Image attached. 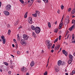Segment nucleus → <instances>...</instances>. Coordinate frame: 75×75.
Masks as SVG:
<instances>
[{"instance_id":"53","label":"nucleus","mask_w":75,"mask_h":75,"mask_svg":"<svg viewBox=\"0 0 75 75\" xmlns=\"http://www.w3.org/2000/svg\"><path fill=\"white\" fill-rule=\"evenodd\" d=\"M62 21H63V20L61 19V23H63V22H62Z\"/></svg>"},{"instance_id":"9","label":"nucleus","mask_w":75,"mask_h":75,"mask_svg":"<svg viewBox=\"0 0 75 75\" xmlns=\"http://www.w3.org/2000/svg\"><path fill=\"white\" fill-rule=\"evenodd\" d=\"M4 13L5 15H6V16H8V15L10 14V13H9V12L6 11H4Z\"/></svg>"},{"instance_id":"15","label":"nucleus","mask_w":75,"mask_h":75,"mask_svg":"<svg viewBox=\"0 0 75 75\" xmlns=\"http://www.w3.org/2000/svg\"><path fill=\"white\" fill-rule=\"evenodd\" d=\"M61 64H62V61H61L59 60L57 62V65H58L59 66H60V65H61Z\"/></svg>"},{"instance_id":"23","label":"nucleus","mask_w":75,"mask_h":75,"mask_svg":"<svg viewBox=\"0 0 75 75\" xmlns=\"http://www.w3.org/2000/svg\"><path fill=\"white\" fill-rule=\"evenodd\" d=\"M58 29L56 28L54 30V33H57V32H58Z\"/></svg>"},{"instance_id":"43","label":"nucleus","mask_w":75,"mask_h":75,"mask_svg":"<svg viewBox=\"0 0 75 75\" xmlns=\"http://www.w3.org/2000/svg\"><path fill=\"white\" fill-rule=\"evenodd\" d=\"M61 31H59L58 33L59 34H61Z\"/></svg>"},{"instance_id":"40","label":"nucleus","mask_w":75,"mask_h":75,"mask_svg":"<svg viewBox=\"0 0 75 75\" xmlns=\"http://www.w3.org/2000/svg\"><path fill=\"white\" fill-rule=\"evenodd\" d=\"M20 52L19 51H18L17 52V54H18L19 55H20Z\"/></svg>"},{"instance_id":"14","label":"nucleus","mask_w":75,"mask_h":75,"mask_svg":"<svg viewBox=\"0 0 75 75\" xmlns=\"http://www.w3.org/2000/svg\"><path fill=\"white\" fill-rule=\"evenodd\" d=\"M35 64V63H34V62L33 61H32L30 64V65L31 67H33V66Z\"/></svg>"},{"instance_id":"62","label":"nucleus","mask_w":75,"mask_h":75,"mask_svg":"<svg viewBox=\"0 0 75 75\" xmlns=\"http://www.w3.org/2000/svg\"><path fill=\"white\" fill-rule=\"evenodd\" d=\"M72 37H74V34H73L72 36Z\"/></svg>"},{"instance_id":"20","label":"nucleus","mask_w":75,"mask_h":75,"mask_svg":"<svg viewBox=\"0 0 75 75\" xmlns=\"http://www.w3.org/2000/svg\"><path fill=\"white\" fill-rule=\"evenodd\" d=\"M17 38L18 39V41H20V36H19V35L18 34L17 35Z\"/></svg>"},{"instance_id":"29","label":"nucleus","mask_w":75,"mask_h":75,"mask_svg":"<svg viewBox=\"0 0 75 75\" xmlns=\"http://www.w3.org/2000/svg\"><path fill=\"white\" fill-rule=\"evenodd\" d=\"M47 43L48 44L51 43V42H50V41L49 40H47Z\"/></svg>"},{"instance_id":"49","label":"nucleus","mask_w":75,"mask_h":75,"mask_svg":"<svg viewBox=\"0 0 75 75\" xmlns=\"http://www.w3.org/2000/svg\"><path fill=\"white\" fill-rule=\"evenodd\" d=\"M1 2H0V8L1 7Z\"/></svg>"},{"instance_id":"2","label":"nucleus","mask_w":75,"mask_h":75,"mask_svg":"<svg viewBox=\"0 0 75 75\" xmlns=\"http://www.w3.org/2000/svg\"><path fill=\"white\" fill-rule=\"evenodd\" d=\"M11 8V5L10 4L7 5L6 7V9L7 11H9L10 10Z\"/></svg>"},{"instance_id":"39","label":"nucleus","mask_w":75,"mask_h":75,"mask_svg":"<svg viewBox=\"0 0 75 75\" xmlns=\"http://www.w3.org/2000/svg\"><path fill=\"white\" fill-rule=\"evenodd\" d=\"M1 39L3 40V39H4V36H2L1 37Z\"/></svg>"},{"instance_id":"32","label":"nucleus","mask_w":75,"mask_h":75,"mask_svg":"<svg viewBox=\"0 0 75 75\" xmlns=\"http://www.w3.org/2000/svg\"><path fill=\"white\" fill-rule=\"evenodd\" d=\"M75 23V20H73L72 21V23H71L72 24H74V23Z\"/></svg>"},{"instance_id":"18","label":"nucleus","mask_w":75,"mask_h":75,"mask_svg":"<svg viewBox=\"0 0 75 75\" xmlns=\"http://www.w3.org/2000/svg\"><path fill=\"white\" fill-rule=\"evenodd\" d=\"M36 15H37V16H39V15L40 14V12L38 11H36V13H35Z\"/></svg>"},{"instance_id":"4","label":"nucleus","mask_w":75,"mask_h":75,"mask_svg":"<svg viewBox=\"0 0 75 75\" xmlns=\"http://www.w3.org/2000/svg\"><path fill=\"white\" fill-rule=\"evenodd\" d=\"M23 38L25 40H27L28 39L29 37L27 35L24 34L23 35Z\"/></svg>"},{"instance_id":"22","label":"nucleus","mask_w":75,"mask_h":75,"mask_svg":"<svg viewBox=\"0 0 75 75\" xmlns=\"http://www.w3.org/2000/svg\"><path fill=\"white\" fill-rule=\"evenodd\" d=\"M68 64H70L71 63V62H72V60H69L68 61Z\"/></svg>"},{"instance_id":"12","label":"nucleus","mask_w":75,"mask_h":75,"mask_svg":"<svg viewBox=\"0 0 75 75\" xmlns=\"http://www.w3.org/2000/svg\"><path fill=\"white\" fill-rule=\"evenodd\" d=\"M59 47H60V45H57V46H55L54 47L55 50H58L59 48Z\"/></svg>"},{"instance_id":"61","label":"nucleus","mask_w":75,"mask_h":75,"mask_svg":"<svg viewBox=\"0 0 75 75\" xmlns=\"http://www.w3.org/2000/svg\"><path fill=\"white\" fill-rule=\"evenodd\" d=\"M75 17V16H72V18H74Z\"/></svg>"},{"instance_id":"47","label":"nucleus","mask_w":75,"mask_h":75,"mask_svg":"<svg viewBox=\"0 0 75 75\" xmlns=\"http://www.w3.org/2000/svg\"><path fill=\"white\" fill-rule=\"evenodd\" d=\"M69 35H70L69 34H68L67 35V38H69Z\"/></svg>"},{"instance_id":"41","label":"nucleus","mask_w":75,"mask_h":75,"mask_svg":"<svg viewBox=\"0 0 75 75\" xmlns=\"http://www.w3.org/2000/svg\"><path fill=\"white\" fill-rule=\"evenodd\" d=\"M13 41H14V42H15L16 43V42H17L16 40L15 39H13Z\"/></svg>"},{"instance_id":"48","label":"nucleus","mask_w":75,"mask_h":75,"mask_svg":"<svg viewBox=\"0 0 75 75\" xmlns=\"http://www.w3.org/2000/svg\"><path fill=\"white\" fill-rule=\"evenodd\" d=\"M64 71L65 72H67L68 71L67 70V69H65Z\"/></svg>"},{"instance_id":"56","label":"nucleus","mask_w":75,"mask_h":75,"mask_svg":"<svg viewBox=\"0 0 75 75\" xmlns=\"http://www.w3.org/2000/svg\"><path fill=\"white\" fill-rule=\"evenodd\" d=\"M26 75H29V73H27L26 74Z\"/></svg>"},{"instance_id":"59","label":"nucleus","mask_w":75,"mask_h":75,"mask_svg":"<svg viewBox=\"0 0 75 75\" xmlns=\"http://www.w3.org/2000/svg\"><path fill=\"white\" fill-rule=\"evenodd\" d=\"M57 21H56V22H55V25H57Z\"/></svg>"},{"instance_id":"55","label":"nucleus","mask_w":75,"mask_h":75,"mask_svg":"<svg viewBox=\"0 0 75 75\" xmlns=\"http://www.w3.org/2000/svg\"><path fill=\"white\" fill-rule=\"evenodd\" d=\"M75 37H72V40H74V39Z\"/></svg>"},{"instance_id":"51","label":"nucleus","mask_w":75,"mask_h":75,"mask_svg":"<svg viewBox=\"0 0 75 75\" xmlns=\"http://www.w3.org/2000/svg\"><path fill=\"white\" fill-rule=\"evenodd\" d=\"M26 54H29V52H28V51H27Z\"/></svg>"},{"instance_id":"17","label":"nucleus","mask_w":75,"mask_h":75,"mask_svg":"<svg viewBox=\"0 0 75 75\" xmlns=\"http://www.w3.org/2000/svg\"><path fill=\"white\" fill-rule=\"evenodd\" d=\"M69 56L70 59L72 60V59L74 58V57L72 56V55H71V54H69Z\"/></svg>"},{"instance_id":"42","label":"nucleus","mask_w":75,"mask_h":75,"mask_svg":"<svg viewBox=\"0 0 75 75\" xmlns=\"http://www.w3.org/2000/svg\"><path fill=\"white\" fill-rule=\"evenodd\" d=\"M44 51L43 50H42L41 54H44Z\"/></svg>"},{"instance_id":"31","label":"nucleus","mask_w":75,"mask_h":75,"mask_svg":"<svg viewBox=\"0 0 75 75\" xmlns=\"http://www.w3.org/2000/svg\"><path fill=\"white\" fill-rule=\"evenodd\" d=\"M20 1L21 3H22V4L24 3V1L23 0H20Z\"/></svg>"},{"instance_id":"34","label":"nucleus","mask_w":75,"mask_h":75,"mask_svg":"<svg viewBox=\"0 0 75 75\" xmlns=\"http://www.w3.org/2000/svg\"><path fill=\"white\" fill-rule=\"evenodd\" d=\"M33 16L34 17H37V16L36 13L34 14H32Z\"/></svg>"},{"instance_id":"25","label":"nucleus","mask_w":75,"mask_h":75,"mask_svg":"<svg viewBox=\"0 0 75 75\" xmlns=\"http://www.w3.org/2000/svg\"><path fill=\"white\" fill-rule=\"evenodd\" d=\"M27 14H28V12H26L24 15L25 18H26L27 16Z\"/></svg>"},{"instance_id":"26","label":"nucleus","mask_w":75,"mask_h":75,"mask_svg":"<svg viewBox=\"0 0 75 75\" xmlns=\"http://www.w3.org/2000/svg\"><path fill=\"white\" fill-rule=\"evenodd\" d=\"M33 36L34 37H36V35L35 34V33H34V32L33 33Z\"/></svg>"},{"instance_id":"46","label":"nucleus","mask_w":75,"mask_h":75,"mask_svg":"<svg viewBox=\"0 0 75 75\" xmlns=\"http://www.w3.org/2000/svg\"><path fill=\"white\" fill-rule=\"evenodd\" d=\"M74 73L75 74V71H72V74H74Z\"/></svg>"},{"instance_id":"44","label":"nucleus","mask_w":75,"mask_h":75,"mask_svg":"<svg viewBox=\"0 0 75 75\" xmlns=\"http://www.w3.org/2000/svg\"><path fill=\"white\" fill-rule=\"evenodd\" d=\"M51 52H52V53L54 52V50L53 49L52 50H51Z\"/></svg>"},{"instance_id":"24","label":"nucleus","mask_w":75,"mask_h":75,"mask_svg":"<svg viewBox=\"0 0 75 75\" xmlns=\"http://www.w3.org/2000/svg\"><path fill=\"white\" fill-rule=\"evenodd\" d=\"M3 44H4L6 43V39L4 38L3 39Z\"/></svg>"},{"instance_id":"60","label":"nucleus","mask_w":75,"mask_h":75,"mask_svg":"<svg viewBox=\"0 0 75 75\" xmlns=\"http://www.w3.org/2000/svg\"><path fill=\"white\" fill-rule=\"evenodd\" d=\"M65 74L66 75H68V73H66Z\"/></svg>"},{"instance_id":"5","label":"nucleus","mask_w":75,"mask_h":75,"mask_svg":"<svg viewBox=\"0 0 75 75\" xmlns=\"http://www.w3.org/2000/svg\"><path fill=\"white\" fill-rule=\"evenodd\" d=\"M33 21H32V18L31 17H30L28 19V22L30 24H31L33 23Z\"/></svg>"},{"instance_id":"64","label":"nucleus","mask_w":75,"mask_h":75,"mask_svg":"<svg viewBox=\"0 0 75 75\" xmlns=\"http://www.w3.org/2000/svg\"><path fill=\"white\" fill-rule=\"evenodd\" d=\"M74 56H75V52L73 54Z\"/></svg>"},{"instance_id":"7","label":"nucleus","mask_w":75,"mask_h":75,"mask_svg":"<svg viewBox=\"0 0 75 75\" xmlns=\"http://www.w3.org/2000/svg\"><path fill=\"white\" fill-rule=\"evenodd\" d=\"M21 43L22 45H24L25 43V41L23 39L20 40Z\"/></svg>"},{"instance_id":"58","label":"nucleus","mask_w":75,"mask_h":75,"mask_svg":"<svg viewBox=\"0 0 75 75\" xmlns=\"http://www.w3.org/2000/svg\"><path fill=\"white\" fill-rule=\"evenodd\" d=\"M49 59H50V57H49V59H48V61L47 62L48 64V63H49Z\"/></svg>"},{"instance_id":"35","label":"nucleus","mask_w":75,"mask_h":75,"mask_svg":"<svg viewBox=\"0 0 75 75\" xmlns=\"http://www.w3.org/2000/svg\"><path fill=\"white\" fill-rule=\"evenodd\" d=\"M48 74V72H45L44 74V75H47V74Z\"/></svg>"},{"instance_id":"21","label":"nucleus","mask_w":75,"mask_h":75,"mask_svg":"<svg viewBox=\"0 0 75 75\" xmlns=\"http://www.w3.org/2000/svg\"><path fill=\"white\" fill-rule=\"evenodd\" d=\"M48 27L49 28H51V23H50V22H48Z\"/></svg>"},{"instance_id":"6","label":"nucleus","mask_w":75,"mask_h":75,"mask_svg":"<svg viewBox=\"0 0 75 75\" xmlns=\"http://www.w3.org/2000/svg\"><path fill=\"white\" fill-rule=\"evenodd\" d=\"M54 69L56 72H58L59 70V67H58L57 66H55L54 67Z\"/></svg>"},{"instance_id":"36","label":"nucleus","mask_w":75,"mask_h":75,"mask_svg":"<svg viewBox=\"0 0 75 75\" xmlns=\"http://www.w3.org/2000/svg\"><path fill=\"white\" fill-rule=\"evenodd\" d=\"M58 41V38H57L56 39H55L54 42V43H55V42H57V41Z\"/></svg>"},{"instance_id":"28","label":"nucleus","mask_w":75,"mask_h":75,"mask_svg":"<svg viewBox=\"0 0 75 75\" xmlns=\"http://www.w3.org/2000/svg\"><path fill=\"white\" fill-rule=\"evenodd\" d=\"M18 23H19V21L18 20L15 22V25H17V24Z\"/></svg>"},{"instance_id":"11","label":"nucleus","mask_w":75,"mask_h":75,"mask_svg":"<svg viewBox=\"0 0 75 75\" xmlns=\"http://www.w3.org/2000/svg\"><path fill=\"white\" fill-rule=\"evenodd\" d=\"M62 25H63V23H62V22H61L60 24H59V29H61V28H62Z\"/></svg>"},{"instance_id":"52","label":"nucleus","mask_w":75,"mask_h":75,"mask_svg":"<svg viewBox=\"0 0 75 75\" xmlns=\"http://www.w3.org/2000/svg\"><path fill=\"white\" fill-rule=\"evenodd\" d=\"M22 27L21 26H20V27H19L18 28V29H19V30H20V28H21Z\"/></svg>"},{"instance_id":"27","label":"nucleus","mask_w":75,"mask_h":75,"mask_svg":"<svg viewBox=\"0 0 75 75\" xmlns=\"http://www.w3.org/2000/svg\"><path fill=\"white\" fill-rule=\"evenodd\" d=\"M4 64L5 65H6V66H8V64L7 62H4Z\"/></svg>"},{"instance_id":"45","label":"nucleus","mask_w":75,"mask_h":75,"mask_svg":"<svg viewBox=\"0 0 75 75\" xmlns=\"http://www.w3.org/2000/svg\"><path fill=\"white\" fill-rule=\"evenodd\" d=\"M8 33H11V30H8Z\"/></svg>"},{"instance_id":"57","label":"nucleus","mask_w":75,"mask_h":75,"mask_svg":"<svg viewBox=\"0 0 75 75\" xmlns=\"http://www.w3.org/2000/svg\"><path fill=\"white\" fill-rule=\"evenodd\" d=\"M0 72H3V71H2V70L1 69H0Z\"/></svg>"},{"instance_id":"10","label":"nucleus","mask_w":75,"mask_h":75,"mask_svg":"<svg viewBox=\"0 0 75 75\" xmlns=\"http://www.w3.org/2000/svg\"><path fill=\"white\" fill-rule=\"evenodd\" d=\"M27 71V69H26V68L25 67H23L21 69V71L23 72H26Z\"/></svg>"},{"instance_id":"63","label":"nucleus","mask_w":75,"mask_h":75,"mask_svg":"<svg viewBox=\"0 0 75 75\" xmlns=\"http://www.w3.org/2000/svg\"><path fill=\"white\" fill-rule=\"evenodd\" d=\"M61 38H59V40H61Z\"/></svg>"},{"instance_id":"54","label":"nucleus","mask_w":75,"mask_h":75,"mask_svg":"<svg viewBox=\"0 0 75 75\" xmlns=\"http://www.w3.org/2000/svg\"><path fill=\"white\" fill-rule=\"evenodd\" d=\"M11 56H12V57H13V58H14V56H13V55L11 54Z\"/></svg>"},{"instance_id":"8","label":"nucleus","mask_w":75,"mask_h":75,"mask_svg":"<svg viewBox=\"0 0 75 75\" xmlns=\"http://www.w3.org/2000/svg\"><path fill=\"white\" fill-rule=\"evenodd\" d=\"M63 54H64L65 56H67L68 55V53L66 52L65 50H62Z\"/></svg>"},{"instance_id":"50","label":"nucleus","mask_w":75,"mask_h":75,"mask_svg":"<svg viewBox=\"0 0 75 75\" xmlns=\"http://www.w3.org/2000/svg\"><path fill=\"white\" fill-rule=\"evenodd\" d=\"M12 47H15V45L14 44H12Z\"/></svg>"},{"instance_id":"1","label":"nucleus","mask_w":75,"mask_h":75,"mask_svg":"<svg viewBox=\"0 0 75 75\" xmlns=\"http://www.w3.org/2000/svg\"><path fill=\"white\" fill-rule=\"evenodd\" d=\"M35 32L36 34H39L40 33V31H41V29H40V28L38 27H35Z\"/></svg>"},{"instance_id":"38","label":"nucleus","mask_w":75,"mask_h":75,"mask_svg":"<svg viewBox=\"0 0 75 75\" xmlns=\"http://www.w3.org/2000/svg\"><path fill=\"white\" fill-rule=\"evenodd\" d=\"M71 11V8H69L68 9V11Z\"/></svg>"},{"instance_id":"13","label":"nucleus","mask_w":75,"mask_h":75,"mask_svg":"<svg viewBox=\"0 0 75 75\" xmlns=\"http://www.w3.org/2000/svg\"><path fill=\"white\" fill-rule=\"evenodd\" d=\"M47 45H48L47 47H48V49H50L52 44V43H49Z\"/></svg>"},{"instance_id":"37","label":"nucleus","mask_w":75,"mask_h":75,"mask_svg":"<svg viewBox=\"0 0 75 75\" xmlns=\"http://www.w3.org/2000/svg\"><path fill=\"white\" fill-rule=\"evenodd\" d=\"M64 6L62 5L61 6V8L62 9V10H63L64 9Z\"/></svg>"},{"instance_id":"19","label":"nucleus","mask_w":75,"mask_h":75,"mask_svg":"<svg viewBox=\"0 0 75 75\" xmlns=\"http://www.w3.org/2000/svg\"><path fill=\"white\" fill-rule=\"evenodd\" d=\"M31 28L32 30H35V28L33 25L31 26Z\"/></svg>"},{"instance_id":"16","label":"nucleus","mask_w":75,"mask_h":75,"mask_svg":"<svg viewBox=\"0 0 75 75\" xmlns=\"http://www.w3.org/2000/svg\"><path fill=\"white\" fill-rule=\"evenodd\" d=\"M74 29V25H72V26L69 28V31H72Z\"/></svg>"},{"instance_id":"3","label":"nucleus","mask_w":75,"mask_h":75,"mask_svg":"<svg viewBox=\"0 0 75 75\" xmlns=\"http://www.w3.org/2000/svg\"><path fill=\"white\" fill-rule=\"evenodd\" d=\"M65 22L64 23L65 25H67L69 23V16H67L65 19Z\"/></svg>"},{"instance_id":"33","label":"nucleus","mask_w":75,"mask_h":75,"mask_svg":"<svg viewBox=\"0 0 75 75\" xmlns=\"http://www.w3.org/2000/svg\"><path fill=\"white\" fill-rule=\"evenodd\" d=\"M54 47H55V44L53 45V46L52 47L51 49H53V48H54Z\"/></svg>"},{"instance_id":"30","label":"nucleus","mask_w":75,"mask_h":75,"mask_svg":"<svg viewBox=\"0 0 75 75\" xmlns=\"http://www.w3.org/2000/svg\"><path fill=\"white\" fill-rule=\"evenodd\" d=\"M43 1L45 2V3H47L48 2V0H43Z\"/></svg>"}]
</instances>
